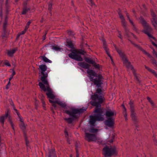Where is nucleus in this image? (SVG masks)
<instances>
[{
  "instance_id": "1",
  "label": "nucleus",
  "mask_w": 157,
  "mask_h": 157,
  "mask_svg": "<svg viewBox=\"0 0 157 157\" xmlns=\"http://www.w3.org/2000/svg\"><path fill=\"white\" fill-rule=\"evenodd\" d=\"M47 67L45 65L42 64L39 66V78L41 81L39 83V85L41 90L44 91H47L46 95L48 97L54 100L55 96L52 94L50 88L47 78L48 72L47 71Z\"/></svg>"
},
{
  "instance_id": "2",
  "label": "nucleus",
  "mask_w": 157,
  "mask_h": 157,
  "mask_svg": "<svg viewBox=\"0 0 157 157\" xmlns=\"http://www.w3.org/2000/svg\"><path fill=\"white\" fill-rule=\"evenodd\" d=\"M91 98L92 101H90V104L96 108L100 107L101 104L105 100L102 94L101 89H98L94 95L91 96Z\"/></svg>"
},
{
  "instance_id": "3",
  "label": "nucleus",
  "mask_w": 157,
  "mask_h": 157,
  "mask_svg": "<svg viewBox=\"0 0 157 157\" xmlns=\"http://www.w3.org/2000/svg\"><path fill=\"white\" fill-rule=\"evenodd\" d=\"M86 108L83 107L80 109H70L69 110H65V113L69 115L71 117L65 118L64 120L68 123H71L73 120L77 117L78 114L82 113L86 111Z\"/></svg>"
},
{
  "instance_id": "4",
  "label": "nucleus",
  "mask_w": 157,
  "mask_h": 157,
  "mask_svg": "<svg viewBox=\"0 0 157 157\" xmlns=\"http://www.w3.org/2000/svg\"><path fill=\"white\" fill-rule=\"evenodd\" d=\"M87 73L90 81L93 82L97 87L100 86L102 83V80L103 77L102 76L100 75H97V73L92 70H87Z\"/></svg>"
},
{
  "instance_id": "5",
  "label": "nucleus",
  "mask_w": 157,
  "mask_h": 157,
  "mask_svg": "<svg viewBox=\"0 0 157 157\" xmlns=\"http://www.w3.org/2000/svg\"><path fill=\"white\" fill-rule=\"evenodd\" d=\"M95 114L94 116L90 117V124L92 126H94L95 122L97 121H102L104 120L103 117L101 114L103 111L100 108H98L94 111Z\"/></svg>"
},
{
  "instance_id": "6",
  "label": "nucleus",
  "mask_w": 157,
  "mask_h": 157,
  "mask_svg": "<svg viewBox=\"0 0 157 157\" xmlns=\"http://www.w3.org/2000/svg\"><path fill=\"white\" fill-rule=\"evenodd\" d=\"M98 129L93 128H88L85 131V139L88 142L95 141L98 139L96 135L93 133L97 132Z\"/></svg>"
},
{
  "instance_id": "7",
  "label": "nucleus",
  "mask_w": 157,
  "mask_h": 157,
  "mask_svg": "<svg viewBox=\"0 0 157 157\" xmlns=\"http://www.w3.org/2000/svg\"><path fill=\"white\" fill-rule=\"evenodd\" d=\"M115 48L116 51L121 58L123 61L124 65L128 69L132 70L136 79L137 80H138L137 77L134 72V69L133 67L131 64L130 63L128 62L125 54L121 51V50H119L116 47H115Z\"/></svg>"
},
{
  "instance_id": "8",
  "label": "nucleus",
  "mask_w": 157,
  "mask_h": 157,
  "mask_svg": "<svg viewBox=\"0 0 157 157\" xmlns=\"http://www.w3.org/2000/svg\"><path fill=\"white\" fill-rule=\"evenodd\" d=\"M70 51L71 52L68 54V56L70 58L78 61H81L83 60L81 55H84L86 53L85 51L78 49H74Z\"/></svg>"
},
{
  "instance_id": "9",
  "label": "nucleus",
  "mask_w": 157,
  "mask_h": 157,
  "mask_svg": "<svg viewBox=\"0 0 157 157\" xmlns=\"http://www.w3.org/2000/svg\"><path fill=\"white\" fill-rule=\"evenodd\" d=\"M140 21L143 25L144 26V29L143 31V32L148 36L150 38V40L151 41V39L155 40V38L153 37L150 34V33L151 32L152 30V29L151 27L143 19L141 18L140 20Z\"/></svg>"
},
{
  "instance_id": "10",
  "label": "nucleus",
  "mask_w": 157,
  "mask_h": 157,
  "mask_svg": "<svg viewBox=\"0 0 157 157\" xmlns=\"http://www.w3.org/2000/svg\"><path fill=\"white\" fill-rule=\"evenodd\" d=\"M103 154L105 157H110L111 156L117 154V152L115 147H105L103 151Z\"/></svg>"
},
{
  "instance_id": "11",
  "label": "nucleus",
  "mask_w": 157,
  "mask_h": 157,
  "mask_svg": "<svg viewBox=\"0 0 157 157\" xmlns=\"http://www.w3.org/2000/svg\"><path fill=\"white\" fill-rule=\"evenodd\" d=\"M118 14L119 16V17L121 21L122 24V25L124 27L125 32L126 35H127L128 36H129L131 35H132L134 36V35L133 34L130 33L128 30L126 29V22L125 19H124L123 15L120 12H118Z\"/></svg>"
},
{
  "instance_id": "12",
  "label": "nucleus",
  "mask_w": 157,
  "mask_h": 157,
  "mask_svg": "<svg viewBox=\"0 0 157 157\" xmlns=\"http://www.w3.org/2000/svg\"><path fill=\"white\" fill-rule=\"evenodd\" d=\"M129 104L130 106L131 115L132 119L133 121L136 122L137 121V119L136 114L134 111V106L133 104V101H130Z\"/></svg>"
},
{
  "instance_id": "13",
  "label": "nucleus",
  "mask_w": 157,
  "mask_h": 157,
  "mask_svg": "<svg viewBox=\"0 0 157 157\" xmlns=\"http://www.w3.org/2000/svg\"><path fill=\"white\" fill-rule=\"evenodd\" d=\"M49 101L50 103H52V105L55 108H56V104H58L60 106L63 107H64L66 106V104L65 103L60 101L58 99H55L54 100H52L50 99L49 100Z\"/></svg>"
},
{
  "instance_id": "14",
  "label": "nucleus",
  "mask_w": 157,
  "mask_h": 157,
  "mask_svg": "<svg viewBox=\"0 0 157 157\" xmlns=\"http://www.w3.org/2000/svg\"><path fill=\"white\" fill-rule=\"evenodd\" d=\"M8 118V120L10 121V110L7 109L5 112V115L0 117V122H1L2 125L4 124V120L6 118Z\"/></svg>"
},
{
  "instance_id": "15",
  "label": "nucleus",
  "mask_w": 157,
  "mask_h": 157,
  "mask_svg": "<svg viewBox=\"0 0 157 157\" xmlns=\"http://www.w3.org/2000/svg\"><path fill=\"white\" fill-rule=\"evenodd\" d=\"M2 7L0 6V17L1 18V23L3 24V28H5L6 25L7 24V18L6 16L3 17L2 14Z\"/></svg>"
},
{
  "instance_id": "16",
  "label": "nucleus",
  "mask_w": 157,
  "mask_h": 157,
  "mask_svg": "<svg viewBox=\"0 0 157 157\" xmlns=\"http://www.w3.org/2000/svg\"><path fill=\"white\" fill-rule=\"evenodd\" d=\"M114 119L113 117L108 118L105 121V124L106 125L109 127H112L113 126L114 124Z\"/></svg>"
},
{
  "instance_id": "17",
  "label": "nucleus",
  "mask_w": 157,
  "mask_h": 157,
  "mask_svg": "<svg viewBox=\"0 0 157 157\" xmlns=\"http://www.w3.org/2000/svg\"><path fill=\"white\" fill-rule=\"evenodd\" d=\"M151 14L152 17L151 20L152 25L155 28H157V19L156 16L152 11H151Z\"/></svg>"
},
{
  "instance_id": "18",
  "label": "nucleus",
  "mask_w": 157,
  "mask_h": 157,
  "mask_svg": "<svg viewBox=\"0 0 157 157\" xmlns=\"http://www.w3.org/2000/svg\"><path fill=\"white\" fill-rule=\"evenodd\" d=\"M116 113L114 110H107L105 113V115L108 118L112 117L114 115H116Z\"/></svg>"
},
{
  "instance_id": "19",
  "label": "nucleus",
  "mask_w": 157,
  "mask_h": 157,
  "mask_svg": "<svg viewBox=\"0 0 157 157\" xmlns=\"http://www.w3.org/2000/svg\"><path fill=\"white\" fill-rule=\"evenodd\" d=\"M78 65L81 67L85 69H89L90 66L85 62H80L78 63Z\"/></svg>"
},
{
  "instance_id": "20",
  "label": "nucleus",
  "mask_w": 157,
  "mask_h": 157,
  "mask_svg": "<svg viewBox=\"0 0 157 157\" xmlns=\"http://www.w3.org/2000/svg\"><path fill=\"white\" fill-rule=\"evenodd\" d=\"M102 41L103 44V45L104 48L105 50L106 53L108 55V56L110 57L112 62H113L112 58L111 56L109 54V53L108 51V49L106 47V44H106L105 41V40L104 39L102 40Z\"/></svg>"
},
{
  "instance_id": "21",
  "label": "nucleus",
  "mask_w": 157,
  "mask_h": 157,
  "mask_svg": "<svg viewBox=\"0 0 157 157\" xmlns=\"http://www.w3.org/2000/svg\"><path fill=\"white\" fill-rule=\"evenodd\" d=\"M48 157H56L54 149H52L49 150V153L47 154Z\"/></svg>"
},
{
  "instance_id": "22",
  "label": "nucleus",
  "mask_w": 157,
  "mask_h": 157,
  "mask_svg": "<svg viewBox=\"0 0 157 157\" xmlns=\"http://www.w3.org/2000/svg\"><path fill=\"white\" fill-rule=\"evenodd\" d=\"M17 50V48H15L12 50H7V54L9 56H12Z\"/></svg>"
},
{
  "instance_id": "23",
  "label": "nucleus",
  "mask_w": 157,
  "mask_h": 157,
  "mask_svg": "<svg viewBox=\"0 0 157 157\" xmlns=\"http://www.w3.org/2000/svg\"><path fill=\"white\" fill-rule=\"evenodd\" d=\"M145 67L148 71L152 73L157 78V73H156L154 70H152L146 66H145Z\"/></svg>"
},
{
  "instance_id": "24",
  "label": "nucleus",
  "mask_w": 157,
  "mask_h": 157,
  "mask_svg": "<svg viewBox=\"0 0 157 157\" xmlns=\"http://www.w3.org/2000/svg\"><path fill=\"white\" fill-rule=\"evenodd\" d=\"M67 44L66 45L69 47L71 48H74V44L72 41L70 40H67Z\"/></svg>"
},
{
  "instance_id": "25",
  "label": "nucleus",
  "mask_w": 157,
  "mask_h": 157,
  "mask_svg": "<svg viewBox=\"0 0 157 157\" xmlns=\"http://www.w3.org/2000/svg\"><path fill=\"white\" fill-rule=\"evenodd\" d=\"M40 58L44 62L46 63H51L52 62V61L48 59L45 56H40Z\"/></svg>"
},
{
  "instance_id": "26",
  "label": "nucleus",
  "mask_w": 157,
  "mask_h": 157,
  "mask_svg": "<svg viewBox=\"0 0 157 157\" xmlns=\"http://www.w3.org/2000/svg\"><path fill=\"white\" fill-rule=\"evenodd\" d=\"M85 60L86 62L92 64H94V61L89 58H85Z\"/></svg>"
},
{
  "instance_id": "27",
  "label": "nucleus",
  "mask_w": 157,
  "mask_h": 157,
  "mask_svg": "<svg viewBox=\"0 0 157 157\" xmlns=\"http://www.w3.org/2000/svg\"><path fill=\"white\" fill-rule=\"evenodd\" d=\"M12 106H13V109L16 111V112L17 113V114L19 117L20 118V121H21V123H24L23 119L22 118H21L20 117H19L20 114L17 111V110L16 109L14 105L13 104Z\"/></svg>"
},
{
  "instance_id": "28",
  "label": "nucleus",
  "mask_w": 157,
  "mask_h": 157,
  "mask_svg": "<svg viewBox=\"0 0 157 157\" xmlns=\"http://www.w3.org/2000/svg\"><path fill=\"white\" fill-rule=\"evenodd\" d=\"M20 127L21 129L23 130H24L25 128V126L24 123H21L20 124Z\"/></svg>"
},
{
  "instance_id": "29",
  "label": "nucleus",
  "mask_w": 157,
  "mask_h": 157,
  "mask_svg": "<svg viewBox=\"0 0 157 157\" xmlns=\"http://www.w3.org/2000/svg\"><path fill=\"white\" fill-rule=\"evenodd\" d=\"M52 49L57 51H60L62 49L61 48L57 46H53L52 47Z\"/></svg>"
},
{
  "instance_id": "30",
  "label": "nucleus",
  "mask_w": 157,
  "mask_h": 157,
  "mask_svg": "<svg viewBox=\"0 0 157 157\" xmlns=\"http://www.w3.org/2000/svg\"><path fill=\"white\" fill-rule=\"evenodd\" d=\"M147 99L148 100V101L149 102L151 103V105L152 106H153L154 105V104L153 101L151 99V98H149V97H147Z\"/></svg>"
},
{
  "instance_id": "31",
  "label": "nucleus",
  "mask_w": 157,
  "mask_h": 157,
  "mask_svg": "<svg viewBox=\"0 0 157 157\" xmlns=\"http://www.w3.org/2000/svg\"><path fill=\"white\" fill-rule=\"evenodd\" d=\"M87 1L88 3L91 6H93L95 5L92 0H87Z\"/></svg>"
},
{
  "instance_id": "32",
  "label": "nucleus",
  "mask_w": 157,
  "mask_h": 157,
  "mask_svg": "<svg viewBox=\"0 0 157 157\" xmlns=\"http://www.w3.org/2000/svg\"><path fill=\"white\" fill-rule=\"evenodd\" d=\"M123 114L125 117H127V113H126V109L125 106H124V111Z\"/></svg>"
},
{
  "instance_id": "33",
  "label": "nucleus",
  "mask_w": 157,
  "mask_h": 157,
  "mask_svg": "<svg viewBox=\"0 0 157 157\" xmlns=\"http://www.w3.org/2000/svg\"><path fill=\"white\" fill-rule=\"evenodd\" d=\"M29 10V8H25L23 10L22 13V14H25Z\"/></svg>"
},
{
  "instance_id": "34",
  "label": "nucleus",
  "mask_w": 157,
  "mask_h": 157,
  "mask_svg": "<svg viewBox=\"0 0 157 157\" xmlns=\"http://www.w3.org/2000/svg\"><path fill=\"white\" fill-rule=\"evenodd\" d=\"M126 15H127V17L128 18V20L130 22V23L132 24V25L133 26H134V25L133 22L132 21L131 19H130V18H129V15H128V13H126Z\"/></svg>"
},
{
  "instance_id": "35",
  "label": "nucleus",
  "mask_w": 157,
  "mask_h": 157,
  "mask_svg": "<svg viewBox=\"0 0 157 157\" xmlns=\"http://www.w3.org/2000/svg\"><path fill=\"white\" fill-rule=\"evenodd\" d=\"M143 52L146 54L147 56L148 57H149L150 58L152 57V56L150 55L148 53V52H146L145 50H142Z\"/></svg>"
},
{
  "instance_id": "36",
  "label": "nucleus",
  "mask_w": 157,
  "mask_h": 157,
  "mask_svg": "<svg viewBox=\"0 0 157 157\" xmlns=\"http://www.w3.org/2000/svg\"><path fill=\"white\" fill-rule=\"evenodd\" d=\"M26 31L24 29V31H22L21 33H19L17 35V38H18L21 35L24 34Z\"/></svg>"
},
{
  "instance_id": "37",
  "label": "nucleus",
  "mask_w": 157,
  "mask_h": 157,
  "mask_svg": "<svg viewBox=\"0 0 157 157\" xmlns=\"http://www.w3.org/2000/svg\"><path fill=\"white\" fill-rule=\"evenodd\" d=\"M151 60L152 64L154 65V66H155L156 64H157V62L155 60L152 59H151Z\"/></svg>"
},
{
  "instance_id": "38",
  "label": "nucleus",
  "mask_w": 157,
  "mask_h": 157,
  "mask_svg": "<svg viewBox=\"0 0 157 157\" xmlns=\"http://www.w3.org/2000/svg\"><path fill=\"white\" fill-rule=\"evenodd\" d=\"M153 55L155 56L157 58V52L155 51L154 49H153Z\"/></svg>"
},
{
  "instance_id": "39",
  "label": "nucleus",
  "mask_w": 157,
  "mask_h": 157,
  "mask_svg": "<svg viewBox=\"0 0 157 157\" xmlns=\"http://www.w3.org/2000/svg\"><path fill=\"white\" fill-rule=\"evenodd\" d=\"M5 65H6L8 66H10V64L9 63V62L7 60H6L5 62Z\"/></svg>"
},
{
  "instance_id": "40",
  "label": "nucleus",
  "mask_w": 157,
  "mask_h": 157,
  "mask_svg": "<svg viewBox=\"0 0 157 157\" xmlns=\"http://www.w3.org/2000/svg\"><path fill=\"white\" fill-rule=\"evenodd\" d=\"M52 4L51 3H49V4L48 9L49 10H51L52 9Z\"/></svg>"
},
{
  "instance_id": "41",
  "label": "nucleus",
  "mask_w": 157,
  "mask_h": 157,
  "mask_svg": "<svg viewBox=\"0 0 157 157\" xmlns=\"http://www.w3.org/2000/svg\"><path fill=\"white\" fill-rule=\"evenodd\" d=\"M93 66L97 68H99V64H96L95 62L94 61V64H92Z\"/></svg>"
},
{
  "instance_id": "42",
  "label": "nucleus",
  "mask_w": 157,
  "mask_h": 157,
  "mask_svg": "<svg viewBox=\"0 0 157 157\" xmlns=\"http://www.w3.org/2000/svg\"><path fill=\"white\" fill-rule=\"evenodd\" d=\"M10 85V81H9L7 85L6 86V89H8L9 88V87Z\"/></svg>"
},
{
  "instance_id": "43",
  "label": "nucleus",
  "mask_w": 157,
  "mask_h": 157,
  "mask_svg": "<svg viewBox=\"0 0 157 157\" xmlns=\"http://www.w3.org/2000/svg\"><path fill=\"white\" fill-rule=\"evenodd\" d=\"M65 134L66 137H67L68 136V134L67 132V131L66 130L65 131Z\"/></svg>"
},
{
  "instance_id": "44",
  "label": "nucleus",
  "mask_w": 157,
  "mask_h": 157,
  "mask_svg": "<svg viewBox=\"0 0 157 157\" xmlns=\"http://www.w3.org/2000/svg\"><path fill=\"white\" fill-rule=\"evenodd\" d=\"M133 44L134 45V46H135L137 47L138 48H140V49L141 48V47L140 46H139V45H136V44Z\"/></svg>"
},
{
  "instance_id": "45",
  "label": "nucleus",
  "mask_w": 157,
  "mask_h": 157,
  "mask_svg": "<svg viewBox=\"0 0 157 157\" xmlns=\"http://www.w3.org/2000/svg\"><path fill=\"white\" fill-rule=\"evenodd\" d=\"M29 26L26 25L25 26V30L26 31L27 30V29H28V28H29Z\"/></svg>"
},
{
  "instance_id": "46",
  "label": "nucleus",
  "mask_w": 157,
  "mask_h": 157,
  "mask_svg": "<svg viewBox=\"0 0 157 157\" xmlns=\"http://www.w3.org/2000/svg\"><path fill=\"white\" fill-rule=\"evenodd\" d=\"M1 146L3 147V149H5L6 147H5V144H0V147H1Z\"/></svg>"
},
{
  "instance_id": "47",
  "label": "nucleus",
  "mask_w": 157,
  "mask_h": 157,
  "mask_svg": "<svg viewBox=\"0 0 157 157\" xmlns=\"http://www.w3.org/2000/svg\"><path fill=\"white\" fill-rule=\"evenodd\" d=\"M46 34H47V32H46L44 35V36H43V39L44 40H45V39L46 36Z\"/></svg>"
},
{
  "instance_id": "48",
  "label": "nucleus",
  "mask_w": 157,
  "mask_h": 157,
  "mask_svg": "<svg viewBox=\"0 0 157 157\" xmlns=\"http://www.w3.org/2000/svg\"><path fill=\"white\" fill-rule=\"evenodd\" d=\"M118 37H119L120 39H122V38L121 37V34H120V32H119V35H118Z\"/></svg>"
},
{
  "instance_id": "49",
  "label": "nucleus",
  "mask_w": 157,
  "mask_h": 157,
  "mask_svg": "<svg viewBox=\"0 0 157 157\" xmlns=\"http://www.w3.org/2000/svg\"><path fill=\"white\" fill-rule=\"evenodd\" d=\"M15 74V72L14 70L13 71L12 73L11 76L13 77V75Z\"/></svg>"
},
{
  "instance_id": "50",
  "label": "nucleus",
  "mask_w": 157,
  "mask_h": 157,
  "mask_svg": "<svg viewBox=\"0 0 157 157\" xmlns=\"http://www.w3.org/2000/svg\"><path fill=\"white\" fill-rule=\"evenodd\" d=\"M31 23V21H29L27 22L26 25L29 26Z\"/></svg>"
},
{
  "instance_id": "51",
  "label": "nucleus",
  "mask_w": 157,
  "mask_h": 157,
  "mask_svg": "<svg viewBox=\"0 0 157 157\" xmlns=\"http://www.w3.org/2000/svg\"><path fill=\"white\" fill-rule=\"evenodd\" d=\"M42 103H43V106L44 108L45 107V102L43 101H42Z\"/></svg>"
},
{
  "instance_id": "52",
  "label": "nucleus",
  "mask_w": 157,
  "mask_h": 157,
  "mask_svg": "<svg viewBox=\"0 0 157 157\" xmlns=\"http://www.w3.org/2000/svg\"><path fill=\"white\" fill-rule=\"evenodd\" d=\"M76 157H79V154H78V152L77 151V150H76Z\"/></svg>"
},
{
  "instance_id": "53",
  "label": "nucleus",
  "mask_w": 157,
  "mask_h": 157,
  "mask_svg": "<svg viewBox=\"0 0 157 157\" xmlns=\"http://www.w3.org/2000/svg\"><path fill=\"white\" fill-rule=\"evenodd\" d=\"M152 43L154 45L157 47V45L154 42H152Z\"/></svg>"
},
{
  "instance_id": "54",
  "label": "nucleus",
  "mask_w": 157,
  "mask_h": 157,
  "mask_svg": "<svg viewBox=\"0 0 157 157\" xmlns=\"http://www.w3.org/2000/svg\"><path fill=\"white\" fill-rule=\"evenodd\" d=\"M152 43L154 45L157 47V45L154 42H152Z\"/></svg>"
},
{
  "instance_id": "55",
  "label": "nucleus",
  "mask_w": 157,
  "mask_h": 157,
  "mask_svg": "<svg viewBox=\"0 0 157 157\" xmlns=\"http://www.w3.org/2000/svg\"><path fill=\"white\" fill-rule=\"evenodd\" d=\"M25 141H26V144L27 145L29 144V141L27 140V139H25Z\"/></svg>"
},
{
  "instance_id": "56",
  "label": "nucleus",
  "mask_w": 157,
  "mask_h": 157,
  "mask_svg": "<svg viewBox=\"0 0 157 157\" xmlns=\"http://www.w3.org/2000/svg\"><path fill=\"white\" fill-rule=\"evenodd\" d=\"M13 78V76H11V77L10 78H9V81H10H10Z\"/></svg>"
},
{
  "instance_id": "57",
  "label": "nucleus",
  "mask_w": 157,
  "mask_h": 157,
  "mask_svg": "<svg viewBox=\"0 0 157 157\" xmlns=\"http://www.w3.org/2000/svg\"><path fill=\"white\" fill-rule=\"evenodd\" d=\"M9 6H8L7 5V3H6V9H8L9 8Z\"/></svg>"
},
{
  "instance_id": "58",
  "label": "nucleus",
  "mask_w": 157,
  "mask_h": 157,
  "mask_svg": "<svg viewBox=\"0 0 157 157\" xmlns=\"http://www.w3.org/2000/svg\"><path fill=\"white\" fill-rule=\"evenodd\" d=\"M154 142L156 144H157V140H154Z\"/></svg>"
},
{
  "instance_id": "59",
  "label": "nucleus",
  "mask_w": 157,
  "mask_h": 157,
  "mask_svg": "<svg viewBox=\"0 0 157 157\" xmlns=\"http://www.w3.org/2000/svg\"><path fill=\"white\" fill-rule=\"evenodd\" d=\"M156 69H157V64H156L155 66H154Z\"/></svg>"
},
{
  "instance_id": "60",
  "label": "nucleus",
  "mask_w": 157,
  "mask_h": 157,
  "mask_svg": "<svg viewBox=\"0 0 157 157\" xmlns=\"http://www.w3.org/2000/svg\"><path fill=\"white\" fill-rule=\"evenodd\" d=\"M125 119L126 120H127L128 119H127V117H125Z\"/></svg>"
},
{
  "instance_id": "61",
  "label": "nucleus",
  "mask_w": 157,
  "mask_h": 157,
  "mask_svg": "<svg viewBox=\"0 0 157 157\" xmlns=\"http://www.w3.org/2000/svg\"><path fill=\"white\" fill-rule=\"evenodd\" d=\"M44 98V97L42 95V98H41V99H43Z\"/></svg>"
},
{
  "instance_id": "62",
  "label": "nucleus",
  "mask_w": 157,
  "mask_h": 157,
  "mask_svg": "<svg viewBox=\"0 0 157 157\" xmlns=\"http://www.w3.org/2000/svg\"><path fill=\"white\" fill-rule=\"evenodd\" d=\"M2 63V61H1L0 60V65H1V63Z\"/></svg>"
},
{
  "instance_id": "63",
  "label": "nucleus",
  "mask_w": 157,
  "mask_h": 157,
  "mask_svg": "<svg viewBox=\"0 0 157 157\" xmlns=\"http://www.w3.org/2000/svg\"><path fill=\"white\" fill-rule=\"evenodd\" d=\"M113 140H111L110 142L111 143H112V142H113Z\"/></svg>"
},
{
  "instance_id": "64",
  "label": "nucleus",
  "mask_w": 157,
  "mask_h": 157,
  "mask_svg": "<svg viewBox=\"0 0 157 157\" xmlns=\"http://www.w3.org/2000/svg\"><path fill=\"white\" fill-rule=\"evenodd\" d=\"M15 1H16V2H17L18 1V0H15Z\"/></svg>"
}]
</instances>
